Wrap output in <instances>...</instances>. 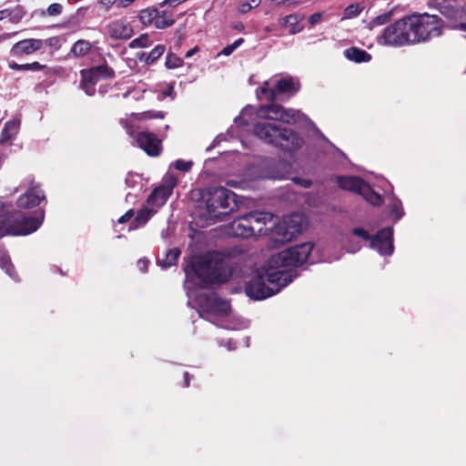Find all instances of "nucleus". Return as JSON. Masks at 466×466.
Instances as JSON below:
<instances>
[{
  "mask_svg": "<svg viewBox=\"0 0 466 466\" xmlns=\"http://www.w3.org/2000/svg\"><path fill=\"white\" fill-rule=\"evenodd\" d=\"M0 267L5 270V272L11 277L15 278L13 274V265L10 262V258L6 252L0 248Z\"/></svg>",
  "mask_w": 466,
  "mask_h": 466,
  "instance_id": "obj_35",
  "label": "nucleus"
},
{
  "mask_svg": "<svg viewBox=\"0 0 466 466\" xmlns=\"http://www.w3.org/2000/svg\"><path fill=\"white\" fill-rule=\"evenodd\" d=\"M401 21L406 45L409 46L420 43L415 14L402 17Z\"/></svg>",
  "mask_w": 466,
  "mask_h": 466,
  "instance_id": "obj_18",
  "label": "nucleus"
},
{
  "mask_svg": "<svg viewBox=\"0 0 466 466\" xmlns=\"http://www.w3.org/2000/svg\"><path fill=\"white\" fill-rule=\"evenodd\" d=\"M116 0H101L100 4L106 8L108 9Z\"/></svg>",
  "mask_w": 466,
  "mask_h": 466,
  "instance_id": "obj_52",
  "label": "nucleus"
},
{
  "mask_svg": "<svg viewBox=\"0 0 466 466\" xmlns=\"http://www.w3.org/2000/svg\"><path fill=\"white\" fill-rule=\"evenodd\" d=\"M437 6L447 20V26L466 30V7L453 2H437Z\"/></svg>",
  "mask_w": 466,
  "mask_h": 466,
  "instance_id": "obj_12",
  "label": "nucleus"
},
{
  "mask_svg": "<svg viewBox=\"0 0 466 466\" xmlns=\"http://www.w3.org/2000/svg\"><path fill=\"white\" fill-rule=\"evenodd\" d=\"M299 17L297 15L291 14L283 18V25L289 26V33L295 35L300 32L303 26L299 25Z\"/></svg>",
  "mask_w": 466,
  "mask_h": 466,
  "instance_id": "obj_31",
  "label": "nucleus"
},
{
  "mask_svg": "<svg viewBox=\"0 0 466 466\" xmlns=\"http://www.w3.org/2000/svg\"><path fill=\"white\" fill-rule=\"evenodd\" d=\"M149 45V37L147 34L141 35L139 37L132 40L129 44L130 48L146 47Z\"/></svg>",
  "mask_w": 466,
  "mask_h": 466,
  "instance_id": "obj_38",
  "label": "nucleus"
},
{
  "mask_svg": "<svg viewBox=\"0 0 466 466\" xmlns=\"http://www.w3.org/2000/svg\"><path fill=\"white\" fill-rule=\"evenodd\" d=\"M313 244L305 242L273 254L268 261V268H262L246 283L245 292L250 299H265L278 292L296 277L292 271L279 268L297 267L307 261Z\"/></svg>",
  "mask_w": 466,
  "mask_h": 466,
  "instance_id": "obj_1",
  "label": "nucleus"
},
{
  "mask_svg": "<svg viewBox=\"0 0 466 466\" xmlns=\"http://www.w3.org/2000/svg\"><path fill=\"white\" fill-rule=\"evenodd\" d=\"M154 23H155V26L157 28L163 29V28L171 26L175 23V20L173 18H165V17H161V16H157Z\"/></svg>",
  "mask_w": 466,
  "mask_h": 466,
  "instance_id": "obj_41",
  "label": "nucleus"
},
{
  "mask_svg": "<svg viewBox=\"0 0 466 466\" xmlns=\"http://www.w3.org/2000/svg\"><path fill=\"white\" fill-rule=\"evenodd\" d=\"M90 69L98 80L101 78H113L115 76V71L107 64L93 66Z\"/></svg>",
  "mask_w": 466,
  "mask_h": 466,
  "instance_id": "obj_29",
  "label": "nucleus"
},
{
  "mask_svg": "<svg viewBox=\"0 0 466 466\" xmlns=\"http://www.w3.org/2000/svg\"><path fill=\"white\" fill-rule=\"evenodd\" d=\"M134 1L135 0H120V5H121V6L126 7V6L129 5Z\"/></svg>",
  "mask_w": 466,
  "mask_h": 466,
  "instance_id": "obj_57",
  "label": "nucleus"
},
{
  "mask_svg": "<svg viewBox=\"0 0 466 466\" xmlns=\"http://www.w3.org/2000/svg\"><path fill=\"white\" fill-rule=\"evenodd\" d=\"M286 1H287V5H292L299 4L302 0H286Z\"/></svg>",
  "mask_w": 466,
  "mask_h": 466,
  "instance_id": "obj_58",
  "label": "nucleus"
},
{
  "mask_svg": "<svg viewBox=\"0 0 466 466\" xmlns=\"http://www.w3.org/2000/svg\"><path fill=\"white\" fill-rule=\"evenodd\" d=\"M134 216L133 209L127 210L123 216H121L118 219V223L122 224L128 221Z\"/></svg>",
  "mask_w": 466,
  "mask_h": 466,
  "instance_id": "obj_49",
  "label": "nucleus"
},
{
  "mask_svg": "<svg viewBox=\"0 0 466 466\" xmlns=\"http://www.w3.org/2000/svg\"><path fill=\"white\" fill-rule=\"evenodd\" d=\"M165 46L163 45H157L151 50L150 53L145 54L143 53V56H146L145 62L147 65H151L155 63L165 52Z\"/></svg>",
  "mask_w": 466,
  "mask_h": 466,
  "instance_id": "obj_34",
  "label": "nucleus"
},
{
  "mask_svg": "<svg viewBox=\"0 0 466 466\" xmlns=\"http://www.w3.org/2000/svg\"><path fill=\"white\" fill-rule=\"evenodd\" d=\"M320 19H321V14L315 13L309 16V21L310 25H315V24L319 23L320 21Z\"/></svg>",
  "mask_w": 466,
  "mask_h": 466,
  "instance_id": "obj_51",
  "label": "nucleus"
},
{
  "mask_svg": "<svg viewBox=\"0 0 466 466\" xmlns=\"http://www.w3.org/2000/svg\"><path fill=\"white\" fill-rule=\"evenodd\" d=\"M185 273L187 278L196 277L199 286L207 287L208 284L226 282L230 276V268L223 258L211 256L195 258L185 268Z\"/></svg>",
  "mask_w": 466,
  "mask_h": 466,
  "instance_id": "obj_2",
  "label": "nucleus"
},
{
  "mask_svg": "<svg viewBox=\"0 0 466 466\" xmlns=\"http://www.w3.org/2000/svg\"><path fill=\"white\" fill-rule=\"evenodd\" d=\"M360 195L373 206H380L382 203V198L380 194L375 192L367 183L362 187Z\"/></svg>",
  "mask_w": 466,
  "mask_h": 466,
  "instance_id": "obj_27",
  "label": "nucleus"
},
{
  "mask_svg": "<svg viewBox=\"0 0 466 466\" xmlns=\"http://www.w3.org/2000/svg\"><path fill=\"white\" fill-rule=\"evenodd\" d=\"M198 51V48L196 46L190 50H188L186 54V57H191L193 55H195Z\"/></svg>",
  "mask_w": 466,
  "mask_h": 466,
  "instance_id": "obj_56",
  "label": "nucleus"
},
{
  "mask_svg": "<svg viewBox=\"0 0 466 466\" xmlns=\"http://www.w3.org/2000/svg\"><path fill=\"white\" fill-rule=\"evenodd\" d=\"M107 34L114 39H128L133 35V28L125 21L116 20L107 25Z\"/></svg>",
  "mask_w": 466,
  "mask_h": 466,
  "instance_id": "obj_19",
  "label": "nucleus"
},
{
  "mask_svg": "<svg viewBox=\"0 0 466 466\" xmlns=\"http://www.w3.org/2000/svg\"><path fill=\"white\" fill-rule=\"evenodd\" d=\"M10 11L12 15H9V20L12 23H18L23 18L24 13L19 7H15Z\"/></svg>",
  "mask_w": 466,
  "mask_h": 466,
  "instance_id": "obj_45",
  "label": "nucleus"
},
{
  "mask_svg": "<svg viewBox=\"0 0 466 466\" xmlns=\"http://www.w3.org/2000/svg\"><path fill=\"white\" fill-rule=\"evenodd\" d=\"M45 218L44 211L26 216L11 207H0V238L5 234L28 235L38 229Z\"/></svg>",
  "mask_w": 466,
  "mask_h": 466,
  "instance_id": "obj_4",
  "label": "nucleus"
},
{
  "mask_svg": "<svg viewBox=\"0 0 466 466\" xmlns=\"http://www.w3.org/2000/svg\"><path fill=\"white\" fill-rule=\"evenodd\" d=\"M172 193V187L160 186L155 188L147 198V205L152 208L162 207Z\"/></svg>",
  "mask_w": 466,
  "mask_h": 466,
  "instance_id": "obj_20",
  "label": "nucleus"
},
{
  "mask_svg": "<svg viewBox=\"0 0 466 466\" xmlns=\"http://www.w3.org/2000/svg\"><path fill=\"white\" fill-rule=\"evenodd\" d=\"M180 255V250L177 248H170L167 251L165 258L159 260V265L162 268H167L176 264L178 257Z\"/></svg>",
  "mask_w": 466,
  "mask_h": 466,
  "instance_id": "obj_28",
  "label": "nucleus"
},
{
  "mask_svg": "<svg viewBox=\"0 0 466 466\" xmlns=\"http://www.w3.org/2000/svg\"><path fill=\"white\" fill-rule=\"evenodd\" d=\"M235 122H236V123H241V124H242V118H241V116H238V117H236V118H235Z\"/></svg>",
  "mask_w": 466,
  "mask_h": 466,
  "instance_id": "obj_61",
  "label": "nucleus"
},
{
  "mask_svg": "<svg viewBox=\"0 0 466 466\" xmlns=\"http://www.w3.org/2000/svg\"><path fill=\"white\" fill-rule=\"evenodd\" d=\"M12 15V13H11L10 9H4V10L0 11V15L3 16V18H5V17L9 18V15Z\"/></svg>",
  "mask_w": 466,
  "mask_h": 466,
  "instance_id": "obj_55",
  "label": "nucleus"
},
{
  "mask_svg": "<svg viewBox=\"0 0 466 466\" xmlns=\"http://www.w3.org/2000/svg\"><path fill=\"white\" fill-rule=\"evenodd\" d=\"M157 11L156 9H154V10L144 9V10H141L139 13V20L141 21L142 24L148 25V24L152 23L153 21L155 22V20L157 18Z\"/></svg>",
  "mask_w": 466,
  "mask_h": 466,
  "instance_id": "obj_36",
  "label": "nucleus"
},
{
  "mask_svg": "<svg viewBox=\"0 0 466 466\" xmlns=\"http://www.w3.org/2000/svg\"><path fill=\"white\" fill-rule=\"evenodd\" d=\"M183 65L181 58L174 54H168L166 57V66L167 68H177Z\"/></svg>",
  "mask_w": 466,
  "mask_h": 466,
  "instance_id": "obj_39",
  "label": "nucleus"
},
{
  "mask_svg": "<svg viewBox=\"0 0 466 466\" xmlns=\"http://www.w3.org/2000/svg\"><path fill=\"white\" fill-rule=\"evenodd\" d=\"M147 260H142L140 259L138 261V265L141 266L142 265V268L145 269L147 268Z\"/></svg>",
  "mask_w": 466,
  "mask_h": 466,
  "instance_id": "obj_59",
  "label": "nucleus"
},
{
  "mask_svg": "<svg viewBox=\"0 0 466 466\" xmlns=\"http://www.w3.org/2000/svg\"><path fill=\"white\" fill-rule=\"evenodd\" d=\"M267 85H268V82H265V85L259 88V91L261 94L266 95L268 100L270 101V91H273V87L268 88L266 86Z\"/></svg>",
  "mask_w": 466,
  "mask_h": 466,
  "instance_id": "obj_50",
  "label": "nucleus"
},
{
  "mask_svg": "<svg viewBox=\"0 0 466 466\" xmlns=\"http://www.w3.org/2000/svg\"><path fill=\"white\" fill-rule=\"evenodd\" d=\"M183 376H184V379H188L189 374L187 371H185Z\"/></svg>",
  "mask_w": 466,
  "mask_h": 466,
  "instance_id": "obj_63",
  "label": "nucleus"
},
{
  "mask_svg": "<svg viewBox=\"0 0 466 466\" xmlns=\"http://www.w3.org/2000/svg\"><path fill=\"white\" fill-rule=\"evenodd\" d=\"M390 210L393 214H395L396 220H399L404 215V212L401 208V202L399 199H393L390 203Z\"/></svg>",
  "mask_w": 466,
  "mask_h": 466,
  "instance_id": "obj_40",
  "label": "nucleus"
},
{
  "mask_svg": "<svg viewBox=\"0 0 466 466\" xmlns=\"http://www.w3.org/2000/svg\"><path fill=\"white\" fill-rule=\"evenodd\" d=\"M193 163L191 161H184L181 159H178L175 162V168L180 171H189Z\"/></svg>",
  "mask_w": 466,
  "mask_h": 466,
  "instance_id": "obj_44",
  "label": "nucleus"
},
{
  "mask_svg": "<svg viewBox=\"0 0 466 466\" xmlns=\"http://www.w3.org/2000/svg\"><path fill=\"white\" fill-rule=\"evenodd\" d=\"M8 67L15 71H40L46 68V65H42L37 61L27 64H17L14 61L8 63Z\"/></svg>",
  "mask_w": 466,
  "mask_h": 466,
  "instance_id": "obj_26",
  "label": "nucleus"
},
{
  "mask_svg": "<svg viewBox=\"0 0 466 466\" xmlns=\"http://www.w3.org/2000/svg\"><path fill=\"white\" fill-rule=\"evenodd\" d=\"M420 43L430 41L442 34L444 22L436 15L415 14Z\"/></svg>",
  "mask_w": 466,
  "mask_h": 466,
  "instance_id": "obj_9",
  "label": "nucleus"
},
{
  "mask_svg": "<svg viewBox=\"0 0 466 466\" xmlns=\"http://www.w3.org/2000/svg\"><path fill=\"white\" fill-rule=\"evenodd\" d=\"M344 56L347 59L356 63L370 62L371 60L370 54L355 46L344 50Z\"/></svg>",
  "mask_w": 466,
  "mask_h": 466,
  "instance_id": "obj_23",
  "label": "nucleus"
},
{
  "mask_svg": "<svg viewBox=\"0 0 466 466\" xmlns=\"http://www.w3.org/2000/svg\"><path fill=\"white\" fill-rule=\"evenodd\" d=\"M19 188H25V192L22 194L17 201V207L20 208H31L40 204L45 199L46 196L39 185L36 184L32 176L26 177L15 188L17 191Z\"/></svg>",
  "mask_w": 466,
  "mask_h": 466,
  "instance_id": "obj_10",
  "label": "nucleus"
},
{
  "mask_svg": "<svg viewBox=\"0 0 466 466\" xmlns=\"http://www.w3.org/2000/svg\"><path fill=\"white\" fill-rule=\"evenodd\" d=\"M91 49V44L86 40H78L76 41L70 52L77 57L86 56Z\"/></svg>",
  "mask_w": 466,
  "mask_h": 466,
  "instance_id": "obj_30",
  "label": "nucleus"
},
{
  "mask_svg": "<svg viewBox=\"0 0 466 466\" xmlns=\"http://www.w3.org/2000/svg\"><path fill=\"white\" fill-rule=\"evenodd\" d=\"M378 43L390 46H407L401 18L383 29L378 37Z\"/></svg>",
  "mask_w": 466,
  "mask_h": 466,
  "instance_id": "obj_13",
  "label": "nucleus"
},
{
  "mask_svg": "<svg viewBox=\"0 0 466 466\" xmlns=\"http://www.w3.org/2000/svg\"><path fill=\"white\" fill-rule=\"evenodd\" d=\"M189 381H190V380H184V385H183V387H188V386H189Z\"/></svg>",
  "mask_w": 466,
  "mask_h": 466,
  "instance_id": "obj_62",
  "label": "nucleus"
},
{
  "mask_svg": "<svg viewBox=\"0 0 466 466\" xmlns=\"http://www.w3.org/2000/svg\"><path fill=\"white\" fill-rule=\"evenodd\" d=\"M305 226V218L299 213L285 216L275 224L272 230V238L275 242L285 243L291 241L300 234Z\"/></svg>",
  "mask_w": 466,
  "mask_h": 466,
  "instance_id": "obj_6",
  "label": "nucleus"
},
{
  "mask_svg": "<svg viewBox=\"0 0 466 466\" xmlns=\"http://www.w3.org/2000/svg\"><path fill=\"white\" fill-rule=\"evenodd\" d=\"M231 229L235 236L241 238H248L256 232H261V228L252 225L246 215L235 219L231 224Z\"/></svg>",
  "mask_w": 466,
  "mask_h": 466,
  "instance_id": "obj_17",
  "label": "nucleus"
},
{
  "mask_svg": "<svg viewBox=\"0 0 466 466\" xmlns=\"http://www.w3.org/2000/svg\"><path fill=\"white\" fill-rule=\"evenodd\" d=\"M19 126L20 121L18 119L6 122L1 133V142L12 140L17 134Z\"/></svg>",
  "mask_w": 466,
  "mask_h": 466,
  "instance_id": "obj_25",
  "label": "nucleus"
},
{
  "mask_svg": "<svg viewBox=\"0 0 466 466\" xmlns=\"http://www.w3.org/2000/svg\"><path fill=\"white\" fill-rule=\"evenodd\" d=\"M187 0H166L164 3L169 5L170 6H176Z\"/></svg>",
  "mask_w": 466,
  "mask_h": 466,
  "instance_id": "obj_53",
  "label": "nucleus"
},
{
  "mask_svg": "<svg viewBox=\"0 0 466 466\" xmlns=\"http://www.w3.org/2000/svg\"><path fill=\"white\" fill-rule=\"evenodd\" d=\"M271 2L276 6L287 5L286 0H271Z\"/></svg>",
  "mask_w": 466,
  "mask_h": 466,
  "instance_id": "obj_54",
  "label": "nucleus"
},
{
  "mask_svg": "<svg viewBox=\"0 0 466 466\" xmlns=\"http://www.w3.org/2000/svg\"><path fill=\"white\" fill-rule=\"evenodd\" d=\"M244 42L243 38L237 39L233 44L225 46L219 55L229 56Z\"/></svg>",
  "mask_w": 466,
  "mask_h": 466,
  "instance_id": "obj_42",
  "label": "nucleus"
},
{
  "mask_svg": "<svg viewBox=\"0 0 466 466\" xmlns=\"http://www.w3.org/2000/svg\"><path fill=\"white\" fill-rule=\"evenodd\" d=\"M360 12H361V7L360 6L359 4H357V3L351 4L345 8L344 14H343V18L350 19V18L356 17L360 14Z\"/></svg>",
  "mask_w": 466,
  "mask_h": 466,
  "instance_id": "obj_37",
  "label": "nucleus"
},
{
  "mask_svg": "<svg viewBox=\"0 0 466 466\" xmlns=\"http://www.w3.org/2000/svg\"><path fill=\"white\" fill-rule=\"evenodd\" d=\"M44 46L42 39L26 38L16 42L10 49V55L15 57L32 55Z\"/></svg>",
  "mask_w": 466,
  "mask_h": 466,
  "instance_id": "obj_14",
  "label": "nucleus"
},
{
  "mask_svg": "<svg viewBox=\"0 0 466 466\" xmlns=\"http://www.w3.org/2000/svg\"><path fill=\"white\" fill-rule=\"evenodd\" d=\"M236 208V194L228 188L218 187L208 191L201 217L207 221H222Z\"/></svg>",
  "mask_w": 466,
  "mask_h": 466,
  "instance_id": "obj_5",
  "label": "nucleus"
},
{
  "mask_svg": "<svg viewBox=\"0 0 466 466\" xmlns=\"http://www.w3.org/2000/svg\"><path fill=\"white\" fill-rule=\"evenodd\" d=\"M164 116H165V114L161 111H158V112L146 111L141 114L140 119L154 118V117L163 118Z\"/></svg>",
  "mask_w": 466,
  "mask_h": 466,
  "instance_id": "obj_46",
  "label": "nucleus"
},
{
  "mask_svg": "<svg viewBox=\"0 0 466 466\" xmlns=\"http://www.w3.org/2000/svg\"><path fill=\"white\" fill-rule=\"evenodd\" d=\"M137 143L149 156L157 157L160 154L161 141L153 133L140 132Z\"/></svg>",
  "mask_w": 466,
  "mask_h": 466,
  "instance_id": "obj_15",
  "label": "nucleus"
},
{
  "mask_svg": "<svg viewBox=\"0 0 466 466\" xmlns=\"http://www.w3.org/2000/svg\"><path fill=\"white\" fill-rule=\"evenodd\" d=\"M393 14H394V10L391 9L388 12H385L381 15H377L370 22L369 28L372 29L375 26L383 25L387 24L388 22H390L391 20Z\"/></svg>",
  "mask_w": 466,
  "mask_h": 466,
  "instance_id": "obj_32",
  "label": "nucleus"
},
{
  "mask_svg": "<svg viewBox=\"0 0 466 466\" xmlns=\"http://www.w3.org/2000/svg\"><path fill=\"white\" fill-rule=\"evenodd\" d=\"M199 303L203 312L201 317L212 321L211 317L226 316L230 310L228 302L219 298L216 293L210 292L206 295L199 296Z\"/></svg>",
  "mask_w": 466,
  "mask_h": 466,
  "instance_id": "obj_11",
  "label": "nucleus"
},
{
  "mask_svg": "<svg viewBox=\"0 0 466 466\" xmlns=\"http://www.w3.org/2000/svg\"><path fill=\"white\" fill-rule=\"evenodd\" d=\"M352 234L364 240H370V248L378 250L380 255L389 256L393 252V229L390 227L379 230L372 238L369 232L362 228H353Z\"/></svg>",
  "mask_w": 466,
  "mask_h": 466,
  "instance_id": "obj_7",
  "label": "nucleus"
},
{
  "mask_svg": "<svg viewBox=\"0 0 466 466\" xmlns=\"http://www.w3.org/2000/svg\"><path fill=\"white\" fill-rule=\"evenodd\" d=\"M299 89V83L293 77L281 78L277 81L273 91H270V101L274 102L278 99L279 95L289 94L295 95Z\"/></svg>",
  "mask_w": 466,
  "mask_h": 466,
  "instance_id": "obj_16",
  "label": "nucleus"
},
{
  "mask_svg": "<svg viewBox=\"0 0 466 466\" xmlns=\"http://www.w3.org/2000/svg\"><path fill=\"white\" fill-rule=\"evenodd\" d=\"M63 6L61 4L54 3L50 5L46 9V14L50 16H56L62 13Z\"/></svg>",
  "mask_w": 466,
  "mask_h": 466,
  "instance_id": "obj_43",
  "label": "nucleus"
},
{
  "mask_svg": "<svg viewBox=\"0 0 466 466\" xmlns=\"http://www.w3.org/2000/svg\"><path fill=\"white\" fill-rule=\"evenodd\" d=\"M338 185L342 189L360 195L366 182L358 177H338Z\"/></svg>",
  "mask_w": 466,
  "mask_h": 466,
  "instance_id": "obj_21",
  "label": "nucleus"
},
{
  "mask_svg": "<svg viewBox=\"0 0 466 466\" xmlns=\"http://www.w3.org/2000/svg\"><path fill=\"white\" fill-rule=\"evenodd\" d=\"M249 219L250 223L254 225L257 223L258 226L265 225L266 222L271 220L272 217L269 213H262V212H252L246 215Z\"/></svg>",
  "mask_w": 466,
  "mask_h": 466,
  "instance_id": "obj_33",
  "label": "nucleus"
},
{
  "mask_svg": "<svg viewBox=\"0 0 466 466\" xmlns=\"http://www.w3.org/2000/svg\"><path fill=\"white\" fill-rule=\"evenodd\" d=\"M81 74V82L80 86L85 91V93L88 96H92L95 93V86L99 81L96 75L91 71V69H83L80 72Z\"/></svg>",
  "mask_w": 466,
  "mask_h": 466,
  "instance_id": "obj_22",
  "label": "nucleus"
},
{
  "mask_svg": "<svg viewBox=\"0 0 466 466\" xmlns=\"http://www.w3.org/2000/svg\"><path fill=\"white\" fill-rule=\"evenodd\" d=\"M235 28L238 30H242L244 28V25L242 24H238L235 25Z\"/></svg>",
  "mask_w": 466,
  "mask_h": 466,
  "instance_id": "obj_60",
  "label": "nucleus"
},
{
  "mask_svg": "<svg viewBox=\"0 0 466 466\" xmlns=\"http://www.w3.org/2000/svg\"><path fill=\"white\" fill-rule=\"evenodd\" d=\"M259 119L276 120L287 124H296L306 118V116L299 110L293 108H284L276 104L262 106L258 111Z\"/></svg>",
  "mask_w": 466,
  "mask_h": 466,
  "instance_id": "obj_8",
  "label": "nucleus"
},
{
  "mask_svg": "<svg viewBox=\"0 0 466 466\" xmlns=\"http://www.w3.org/2000/svg\"><path fill=\"white\" fill-rule=\"evenodd\" d=\"M253 132L263 142L287 151L297 150L303 144V139L298 133L267 119H258L253 127Z\"/></svg>",
  "mask_w": 466,
  "mask_h": 466,
  "instance_id": "obj_3",
  "label": "nucleus"
},
{
  "mask_svg": "<svg viewBox=\"0 0 466 466\" xmlns=\"http://www.w3.org/2000/svg\"><path fill=\"white\" fill-rule=\"evenodd\" d=\"M253 7L250 5L249 3H248L247 1L245 0H241L239 5H238V11L241 13V14H246L248 13L249 10H251Z\"/></svg>",
  "mask_w": 466,
  "mask_h": 466,
  "instance_id": "obj_48",
  "label": "nucleus"
},
{
  "mask_svg": "<svg viewBox=\"0 0 466 466\" xmlns=\"http://www.w3.org/2000/svg\"><path fill=\"white\" fill-rule=\"evenodd\" d=\"M172 89H173V88H172V87H170V88H169V90L166 93V95H170V94H171V92H172Z\"/></svg>",
  "mask_w": 466,
  "mask_h": 466,
  "instance_id": "obj_64",
  "label": "nucleus"
},
{
  "mask_svg": "<svg viewBox=\"0 0 466 466\" xmlns=\"http://www.w3.org/2000/svg\"><path fill=\"white\" fill-rule=\"evenodd\" d=\"M44 46H47L50 47H57L59 46V38L57 36L49 37L46 40H43Z\"/></svg>",
  "mask_w": 466,
  "mask_h": 466,
  "instance_id": "obj_47",
  "label": "nucleus"
},
{
  "mask_svg": "<svg viewBox=\"0 0 466 466\" xmlns=\"http://www.w3.org/2000/svg\"><path fill=\"white\" fill-rule=\"evenodd\" d=\"M156 213V209L154 208H143L140 210L137 211V216L135 219L132 221L130 228L129 229H135L139 227H142L147 224L148 219L151 218L153 214Z\"/></svg>",
  "mask_w": 466,
  "mask_h": 466,
  "instance_id": "obj_24",
  "label": "nucleus"
}]
</instances>
